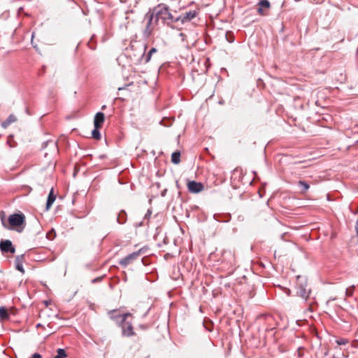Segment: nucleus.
Instances as JSON below:
<instances>
[{
  "mask_svg": "<svg viewBox=\"0 0 358 358\" xmlns=\"http://www.w3.org/2000/svg\"><path fill=\"white\" fill-rule=\"evenodd\" d=\"M17 121V117L13 115V114H10L8 117L7 119L2 122L1 125V127L6 129L7 128L10 124L13 123V122H15Z\"/></svg>",
  "mask_w": 358,
  "mask_h": 358,
  "instance_id": "4468645a",
  "label": "nucleus"
},
{
  "mask_svg": "<svg viewBox=\"0 0 358 358\" xmlns=\"http://www.w3.org/2000/svg\"><path fill=\"white\" fill-rule=\"evenodd\" d=\"M24 261V255H17L15 259V268L20 271L22 273H24L23 268V262Z\"/></svg>",
  "mask_w": 358,
  "mask_h": 358,
  "instance_id": "9b49d317",
  "label": "nucleus"
},
{
  "mask_svg": "<svg viewBox=\"0 0 358 358\" xmlns=\"http://www.w3.org/2000/svg\"><path fill=\"white\" fill-rule=\"evenodd\" d=\"M140 254L141 250L128 255L120 260V265L122 267H127L129 264H131L135 259H136L140 256Z\"/></svg>",
  "mask_w": 358,
  "mask_h": 358,
  "instance_id": "423d86ee",
  "label": "nucleus"
},
{
  "mask_svg": "<svg viewBox=\"0 0 358 358\" xmlns=\"http://www.w3.org/2000/svg\"><path fill=\"white\" fill-rule=\"evenodd\" d=\"M180 36H181L183 38L185 36V35L183 33H180Z\"/></svg>",
  "mask_w": 358,
  "mask_h": 358,
  "instance_id": "473e14b6",
  "label": "nucleus"
},
{
  "mask_svg": "<svg viewBox=\"0 0 358 358\" xmlns=\"http://www.w3.org/2000/svg\"><path fill=\"white\" fill-rule=\"evenodd\" d=\"M258 5L262 8H268L271 6L270 2L268 0H260Z\"/></svg>",
  "mask_w": 358,
  "mask_h": 358,
  "instance_id": "4be33fe9",
  "label": "nucleus"
},
{
  "mask_svg": "<svg viewBox=\"0 0 358 358\" xmlns=\"http://www.w3.org/2000/svg\"><path fill=\"white\" fill-rule=\"evenodd\" d=\"M331 358H348V355L344 352H341L337 355H334Z\"/></svg>",
  "mask_w": 358,
  "mask_h": 358,
  "instance_id": "393cba45",
  "label": "nucleus"
},
{
  "mask_svg": "<svg viewBox=\"0 0 358 358\" xmlns=\"http://www.w3.org/2000/svg\"><path fill=\"white\" fill-rule=\"evenodd\" d=\"M57 353V355L54 358H65L67 356L65 350L62 348H59Z\"/></svg>",
  "mask_w": 358,
  "mask_h": 358,
  "instance_id": "aec40b11",
  "label": "nucleus"
},
{
  "mask_svg": "<svg viewBox=\"0 0 358 358\" xmlns=\"http://www.w3.org/2000/svg\"><path fill=\"white\" fill-rule=\"evenodd\" d=\"M0 250L3 253H15V249L10 240H2L0 242Z\"/></svg>",
  "mask_w": 358,
  "mask_h": 358,
  "instance_id": "6e6552de",
  "label": "nucleus"
},
{
  "mask_svg": "<svg viewBox=\"0 0 358 358\" xmlns=\"http://www.w3.org/2000/svg\"><path fill=\"white\" fill-rule=\"evenodd\" d=\"M146 48H147L146 45H143V46L140 48L138 53V55H137V58H136V62H144L145 64L149 62L150 60L151 59L152 54L157 51L155 48H152L149 50L148 54L146 55H145V52Z\"/></svg>",
  "mask_w": 358,
  "mask_h": 358,
  "instance_id": "7ed1b4c3",
  "label": "nucleus"
},
{
  "mask_svg": "<svg viewBox=\"0 0 358 358\" xmlns=\"http://www.w3.org/2000/svg\"><path fill=\"white\" fill-rule=\"evenodd\" d=\"M122 89H124V87H118V90H121Z\"/></svg>",
  "mask_w": 358,
  "mask_h": 358,
  "instance_id": "f704fd0d",
  "label": "nucleus"
},
{
  "mask_svg": "<svg viewBox=\"0 0 358 358\" xmlns=\"http://www.w3.org/2000/svg\"><path fill=\"white\" fill-rule=\"evenodd\" d=\"M120 325H122V335L124 336L129 337L134 334L133 327L131 323L124 322L123 324H120Z\"/></svg>",
  "mask_w": 358,
  "mask_h": 358,
  "instance_id": "9d476101",
  "label": "nucleus"
},
{
  "mask_svg": "<svg viewBox=\"0 0 358 358\" xmlns=\"http://www.w3.org/2000/svg\"><path fill=\"white\" fill-rule=\"evenodd\" d=\"M105 108H106V106H105V105H103V106L101 107V109H102V110H103V109H105Z\"/></svg>",
  "mask_w": 358,
  "mask_h": 358,
  "instance_id": "72a5a7b5",
  "label": "nucleus"
},
{
  "mask_svg": "<svg viewBox=\"0 0 358 358\" xmlns=\"http://www.w3.org/2000/svg\"><path fill=\"white\" fill-rule=\"evenodd\" d=\"M105 120V115L103 113L99 112L97 113L94 119V126L96 128H101L102 124L103 123Z\"/></svg>",
  "mask_w": 358,
  "mask_h": 358,
  "instance_id": "f8f14e48",
  "label": "nucleus"
},
{
  "mask_svg": "<svg viewBox=\"0 0 358 358\" xmlns=\"http://www.w3.org/2000/svg\"><path fill=\"white\" fill-rule=\"evenodd\" d=\"M108 315L110 318L114 320L117 324H123L126 321L127 317L130 315L129 313L120 314L115 310L109 311Z\"/></svg>",
  "mask_w": 358,
  "mask_h": 358,
  "instance_id": "39448f33",
  "label": "nucleus"
},
{
  "mask_svg": "<svg viewBox=\"0 0 358 358\" xmlns=\"http://www.w3.org/2000/svg\"><path fill=\"white\" fill-rule=\"evenodd\" d=\"M166 189H164L162 192V196H164L166 195Z\"/></svg>",
  "mask_w": 358,
  "mask_h": 358,
  "instance_id": "2f4dec72",
  "label": "nucleus"
},
{
  "mask_svg": "<svg viewBox=\"0 0 358 358\" xmlns=\"http://www.w3.org/2000/svg\"><path fill=\"white\" fill-rule=\"evenodd\" d=\"M177 12L171 13L169 8L165 4H159L153 9H150L145 15V20H147L145 29L143 31V36L148 38L155 25L159 21L163 24H166L172 29L175 28L173 24L177 23Z\"/></svg>",
  "mask_w": 358,
  "mask_h": 358,
  "instance_id": "f257e3e1",
  "label": "nucleus"
},
{
  "mask_svg": "<svg viewBox=\"0 0 358 358\" xmlns=\"http://www.w3.org/2000/svg\"><path fill=\"white\" fill-rule=\"evenodd\" d=\"M298 185L301 187V192L302 193L306 192L310 187V185L308 184V182H306L304 180H299L298 182Z\"/></svg>",
  "mask_w": 358,
  "mask_h": 358,
  "instance_id": "a211bd4d",
  "label": "nucleus"
},
{
  "mask_svg": "<svg viewBox=\"0 0 358 358\" xmlns=\"http://www.w3.org/2000/svg\"><path fill=\"white\" fill-rule=\"evenodd\" d=\"M198 15V11L193 10H189L185 13H182L181 15L176 14L177 23L180 22L181 24L190 22L194 17H196Z\"/></svg>",
  "mask_w": 358,
  "mask_h": 358,
  "instance_id": "20e7f679",
  "label": "nucleus"
},
{
  "mask_svg": "<svg viewBox=\"0 0 358 358\" xmlns=\"http://www.w3.org/2000/svg\"><path fill=\"white\" fill-rule=\"evenodd\" d=\"M187 186L188 190L192 193H199L203 189V185L202 183L197 182L194 180L189 182Z\"/></svg>",
  "mask_w": 358,
  "mask_h": 358,
  "instance_id": "1a4fd4ad",
  "label": "nucleus"
},
{
  "mask_svg": "<svg viewBox=\"0 0 358 358\" xmlns=\"http://www.w3.org/2000/svg\"><path fill=\"white\" fill-rule=\"evenodd\" d=\"M335 299H336L335 298H331L330 299H329V300L327 301V304L328 305L331 301H334V300H335Z\"/></svg>",
  "mask_w": 358,
  "mask_h": 358,
  "instance_id": "7c9ffc66",
  "label": "nucleus"
},
{
  "mask_svg": "<svg viewBox=\"0 0 358 358\" xmlns=\"http://www.w3.org/2000/svg\"><path fill=\"white\" fill-rule=\"evenodd\" d=\"M180 162V152L179 151H176L172 153L171 155V162L174 164H178Z\"/></svg>",
  "mask_w": 358,
  "mask_h": 358,
  "instance_id": "f3484780",
  "label": "nucleus"
},
{
  "mask_svg": "<svg viewBox=\"0 0 358 358\" xmlns=\"http://www.w3.org/2000/svg\"><path fill=\"white\" fill-rule=\"evenodd\" d=\"M31 358H42V357L38 353H34Z\"/></svg>",
  "mask_w": 358,
  "mask_h": 358,
  "instance_id": "cd10ccee",
  "label": "nucleus"
},
{
  "mask_svg": "<svg viewBox=\"0 0 358 358\" xmlns=\"http://www.w3.org/2000/svg\"><path fill=\"white\" fill-rule=\"evenodd\" d=\"M257 13L260 15H264V10L262 8H261L260 6L258 7L257 8Z\"/></svg>",
  "mask_w": 358,
  "mask_h": 358,
  "instance_id": "bb28decb",
  "label": "nucleus"
},
{
  "mask_svg": "<svg viewBox=\"0 0 358 358\" xmlns=\"http://www.w3.org/2000/svg\"><path fill=\"white\" fill-rule=\"evenodd\" d=\"M336 343L338 345H344L349 343V340L347 338H338L336 340Z\"/></svg>",
  "mask_w": 358,
  "mask_h": 358,
  "instance_id": "5701e85b",
  "label": "nucleus"
},
{
  "mask_svg": "<svg viewBox=\"0 0 358 358\" xmlns=\"http://www.w3.org/2000/svg\"><path fill=\"white\" fill-rule=\"evenodd\" d=\"M227 41L229 42V43H232L234 41V38L231 37V38H227Z\"/></svg>",
  "mask_w": 358,
  "mask_h": 358,
  "instance_id": "c756f323",
  "label": "nucleus"
},
{
  "mask_svg": "<svg viewBox=\"0 0 358 358\" xmlns=\"http://www.w3.org/2000/svg\"><path fill=\"white\" fill-rule=\"evenodd\" d=\"M96 280H97V279H94L92 281L96 282Z\"/></svg>",
  "mask_w": 358,
  "mask_h": 358,
  "instance_id": "c9c22d12",
  "label": "nucleus"
},
{
  "mask_svg": "<svg viewBox=\"0 0 358 358\" xmlns=\"http://www.w3.org/2000/svg\"><path fill=\"white\" fill-rule=\"evenodd\" d=\"M354 289H355V286L354 285L347 288L346 290H345L346 296H352L353 293H354Z\"/></svg>",
  "mask_w": 358,
  "mask_h": 358,
  "instance_id": "b1692460",
  "label": "nucleus"
},
{
  "mask_svg": "<svg viewBox=\"0 0 358 358\" xmlns=\"http://www.w3.org/2000/svg\"><path fill=\"white\" fill-rule=\"evenodd\" d=\"M117 222L120 224H124L127 221V213L124 210H121L117 218Z\"/></svg>",
  "mask_w": 358,
  "mask_h": 358,
  "instance_id": "dca6fc26",
  "label": "nucleus"
},
{
  "mask_svg": "<svg viewBox=\"0 0 358 358\" xmlns=\"http://www.w3.org/2000/svg\"><path fill=\"white\" fill-rule=\"evenodd\" d=\"M151 213H152V212H151V210L149 209V210H148V212L146 213V214L145 215L144 218H145V219H149V218H150V215H151Z\"/></svg>",
  "mask_w": 358,
  "mask_h": 358,
  "instance_id": "a878e982",
  "label": "nucleus"
},
{
  "mask_svg": "<svg viewBox=\"0 0 358 358\" xmlns=\"http://www.w3.org/2000/svg\"><path fill=\"white\" fill-rule=\"evenodd\" d=\"M224 259H228V262L231 266H234L236 264V258L234 255L231 251H225L223 255Z\"/></svg>",
  "mask_w": 358,
  "mask_h": 358,
  "instance_id": "ddd939ff",
  "label": "nucleus"
},
{
  "mask_svg": "<svg viewBox=\"0 0 358 358\" xmlns=\"http://www.w3.org/2000/svg\"><path fill=\"white\" fill-rule=\"evenodd\" d=\"M2 225L7 229H12L20 227L25 222V217L22 213H14L8 217V222L1 217Z\"/></svg>",
  "mask_w": 358,
  "mask_h": 358,
  "instance_id": "f03ea898",
  "label": "nucleus"
},
{
  "mask_svg": "<svg viewBox=\"0 0 358 358\" xmlns=\"http://www.w3.org/2000/svg\"><path fill=\"white\" fill-rule=\"evenodd\" d=\"M9 317L8 310L4 307H0V318L2 320H7Z\"/></svg>",
  "mask_w": 358,
  "mask_h": 358,
  "instance_id": "6ab92c4d",
  "label": "nucleus"
},
{
  "mask_svg": "<svg viewBox=\"0 0 358 358\" xmlns=\"http://www.w3.org/2000/svg\"><path fill=\"white\" fill-rule=\"evenodd\" d=\"M56 196L53 194V189L52 188L49 195L48 196L47 202H46V209L48 210L50 206L52 205L54 201H55Z\"/></svg>",
  "mask_w": 358,
  "mask_h": 358,
  "instance_id": "2eb2a0df",
  "label": "nucleus"
},
{
  "mask_svg": "<svg viewBox=\"0 0 358 358\" xmlns=\"http://www.w3.org/2000/svg\"><path fill=\"white\" fill-rule=\"evenodd\" d=\"M227 41L229 42V43H232L234 41V38L231 37V38H227Z\"/></svg>",
  "mask_w": 358,
  "mask_h": 358,
  "instance_id": "c85d7f7f",
  "label": "nucleus"
},
{
  "mask_svg": "<svg viewBox=\"0 0 358 358\" xmlns=\"http://www.w3.org/2000/svg\"><path fill=\"white\" fill-rule=\"evenodd\" d=\"M297 294L302 297L303 299H307L310 293V289H307V283L306 282H299V277H298V283H297Z\"/></svg>",
  "mask_w": 358,
  "mask_h": 358,
  "instance_id": "0eeeda50",
  "label": "nucleus"
},
{
  "mask_svg": "<svg viewBox=\"0 0 358 358\" xmlns=\"http://www.w3.org/2000/svg\"><path fill=\"white\" fill-rule=\"evenodd\" d=\"M100 128L94 127V129L92 131V137L95 139H100L101 138V134L99 131Z\"/></svg>",
  "mask_w": 358,
  "mask_h": 358,
  "instance_id": "412c9836",
  "label": "nucleus"
}]
</instances>
